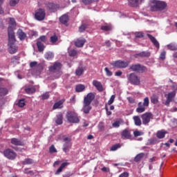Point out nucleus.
<instances>
[{
	"label": "nucleus",
	"mask_w": 177,
	"mask_h": 177,
	"mask_svg": "<svg viewBox=\"0 0 177 177\" xmlns=\"http://www.w3.org/2000/svg\"><path fill=\"white\" fill-rule=\"evenodd\" d=\"M167 2L160 0H151L149 5L151 12H158L159 13H165V12H167Z\"/></svg>",
	"instance_id": "obj_1"
},
{
	"label": "nucleus",
	"mask_w": 177,
	"mask_h": 177,
	"mask_svg": "<svg viewBox=\"0 0 177 177\" xmlns=\"http://www.w3.org/2000/svg\"><path fill=\"white\" fill-rule=\"evenodd\" d=\"M95 95L94 93H88L86 96L84 97L82 111H83L84 114H89L90 111L92 110L91 104L95 100Z\"/></svg>",
	"instance_id": "obj_2"
},
{
	"label": "nucleus",
	"mask_w": 177,
	"mask_h": 177,
	"mask_svg": "<svg viewBox=\"0 0 177 177\" xmlns=\"http://www.w3.org/2000/svg\"><path fill=\"white\" fill-rule=\"evenodd\" d=\"M149 104L150 100L149 99V97H145L143 100V102H138V107L136 109V113H138L139 114L145 113L146 111V108L149 107Z\"/></svg>",
	"instance_id": "obj_3"
},
{
	"label": "nucleus",
	"mask_w": 177,
	"mask_h": 177,
	"mask_svg": "<svg viewBox=\"0 0 177 177\" xmlns=\"http://www.w3.org/2000/svg\"><path fill=\"white\" fill-rule=\"evenodd\" d=\"M66 120L71 122V124H79L80 121L78 113L74 111H68L66 113Z\"/></svg>",
	"instance_id": "obj_4"
},
{
	"label": "nucleus",
	"mask_w": 177,
	"mask_h": 177,
	"mask_svg": "<svg viewBox=\"0 0 177 177\" xmlns=\"http://www.w3.org/2000/svg\"><path fill=\"white\" fill-rule=\"evenodd\" d=\"M129 70L133 71L134 73H143L147 71V67L141 65L140 64H131L129 66Z\"/></svg>",
	"instance_id": "obj_5"
},
{
	"label": "nucleus",
	"mask_w": 177,
	"mask_h": 177,
	"mask_svg": "<svg viewBox=\"0 0 177 177\" xmlns=\"http://www.w3.org/2000/svg\"><path fill=\"white\" fill-rule=\"evenodd\" d=\"M44 44H48V37L45 35H41L37 39V46L39 52L45 50V45Z\"/></svg>",
	"instance_id": "obj_6"
},
{
	"label": "nucleus",
	"mask_w": 177,
	"mask_h": 177,
	"mask_svg": "<svg viewBox=\"0 0 177 177\" xmlns=\"http://www.w3.org/2000/svg\"><path fill=\"white\" fill-rule=\"evenodd\" d=\"M46 16V12L44 8H39L35 11V19L38 21H42L43 20H45Z\"/></svg>",
	"instance_id": "obj_7"
},
{
	"label": "nucleus",
	"mask_w": 177,
	"mask_h": 177,
	"mask_svg": "<svg viewBox=\"0 0 177 177\" xmlns=\"http://www.w3.org/2000/svg\"><path fill=\"white\" fill-rule=\"evenodd\" d=\"M127 79L132 85H140V77L135 73L127 75Z\"/></svg>",
	"instance_id": "obj_8"
},
{
	"label": "nucleus",
	"mask_w": 177,
	"mask_h": 177,
	"mask_svg": "<svg viewBox=\"0 0 177 177\" xmlns=\"http://www.w3.org/2000/svg\"><path fill=\"white\" fill-rule=\"evenodd\" d=\"M62 67L63 65L59 62H56L53 66H50L48 68L50 73H54L55 74H60L62 71Z\"/></svg>",
	"instance_id": "obj_9"
},
{
	"label": "nucleus",
	"mask_w": 177,
	"mask_h": 177,
	"mask_svg": "<svg viewBox=\"0 0 177 177\" xmlns=\"http://www.w3.org/2000/svg\"><path fill=\"white\" fill-rule=\"evenodd\" d=\"M3 154L8 160H15L17 157V153L12 149H6L3 151Z\"/></svg>",
	"instance_id": "obj_10"
},
{
	"label": "nucleus",
	"mask_w": 177,
	"mask_h": 177,
	"mask_svg": "<svg viewBox=\"0 0 177 177\" xmlns=\"http://www.w3.org/2000/svg\"><path fill=\"white\" fill-rule=\"evenodd\" d=\"M112 66L116 67V68H127V67L129 66V62L122 60L114 61L112 63Z\"/></svg>",
	"instance_id": "obj_11"
},
{
	"label": "nucleus",
	"mask_w": 177,
	"mask_h": 177,
	"mask_svg": "<svg viewBox=\"0 0 177 177\" xmlns=\"http://www.w3.org/2000/svg\"><path fill=\"white\" fill-rule=\"evenodd\" d=\"M46 9L50 10V12H57L59 9H60V6L57 3H55L53 2H47L45 3Z\"/></svg>",
	"instance_id": "obj_12"
},
{
	"label": "nucleus",
	"mask_w": 177,
	"mask_h": 177,
	"mask_svg": "<svg viewBox=\"0 0 177 177\" xmlns=\"http://www.w3.org/2000/svg\"><path fill=\"white\" fill-rule=\"evenodd\" d=\"M142 120V124L144 125H147L150 122L151 120H153V113L150 112H146L141 115Z\"/></svg>",
	"instance_id": "obj_13"
},
{
	"label": "nucleus",
	"mask_w": 177,
	"mask_h": 177,
	"mask_svg": "<svg viewBox=\"0 0 177 177\" xmlns=\"http://www.w3.org/2000/svg\"><path fill=\"white\" fill-rule=\"evenodd\" d=\"M93 86H95V88H96L98 92H103V91H104V88H103V84H102V82L97 80L93 81Z\"/></svg>",
	"instance_id": "obj_14"
},
{
	"label": "nucleus",
	"mask_w": 177,
	"mask_h": 177,
	"mask_svg": "<svg viewBox=\"0 0 177 177\" xmlns=\"http://www.w3.org/2000/svg\"><path fill=\"white\" fill-rule=\"evenodd\" d=\"M8 51L10 55H15L18 50L17 46L15 45V43H8Z\"/></svg>",
	"instance_id": "obj_15"
},
{
	"label": "nucleus",
	"mask_w": 177,
	"mask_h": 177,
	"mask_svg": "<svg viewBox=\"0 0 177 177\" xmlns=\"http://www.w3.org/2000/svg\"><path fill=\"white\" fill-rule=\"evenodd\" d=\"M148 38L150 39V41L152 42L153 45L157 48V49H160V43H158V41H157V39L154 37L153 35L150 34L147 35Z\"/></svg>",
	"instance_id": "obj_16"
},
{
	"label": "nucleus",
	"mask_w": 177,
	"mask_h": 177,
	"mask_svg": "<svg viewBox=\"0 0 177 177\" xmlns=\"http://www.w3.org/2000/svg\"><path fill=\"white\" fill-rule=\"evenodd\" d=\"M151 53L149 51H142L139 53L135 54L134 57H150Z\"/></svg>",
	"instance_id": "obj_17"
},
{
	"label": "nucleus",
	"mask_w": 177,
	"mask_h": 177,
	"mask_svg": "<svg viewBox=\"0 0 177 177\" xmlns=\"http://www.w3.org/2000/svg\"><path fill=\"white\" fill-rule=\"evenodd\" d=\"M129 6L131 8H138L139 6V2H145V0H128Z\"/></svg>",
	"instance_id": "obj_18"
},
{
	"label": "nucleus",
	"mask_w": 177,
	"mask_h": 177,
	"mask_svg": "<svg viewBox=\"0 0 177 177\" xmlns=\"http://www.w3.org/2000/svg\"><path fill=\"white\" fill-rule=\"evenodd\" d=\"M11 144L14 145V146H24L25 145L23 140L16 138L11 139Z\"/></svg>",
	"instance_id": "obj_19"
},
{
	"label": "nucleus",
	"mask_w": 177,
	"mask_h": 177,
	"mask_svg": "<svg viewBox=\"0 0 177 177\" xmlns=\"http://www.w3.org/2000/svg\"><path fill=\"white\" fill-rule=\"evenodd\" d=\"M17 35L20 41H24L27 38V34L23 31L21 29H19L17 32Z\"/></svg>",
	"instance_id": "obj_20"
},
{
	"label": "nucleus",
	"mask_w": 177,
	"mask_h": 177,
	"mask_svg": "<svg viewBox=\"0 0 177 177\" xmlns=\"http://www.w3.org/2000/svg\"><path fill=\"white\" fill-rule=\"evenodd\" d=\"M167 133L168 132L165 130H159L156 132V136L158 139H164Z\"/></svg>",
	"instance_id": "obj_21"
},
{
	"label": "nucleus",
	"mask_w": 177,
	"mask_h": 177,
	"mask_svg": "<svg viewBox=\"0 0 177 177\" xmlns=\"http://www.w3.org/2000/svg\"><path fill=\"white\" fill-rule=\"evenodd\" d=\"M16 39H15V32L13 30H8V44H15Z\"/></svg>",
	"instance_id": "obj_22"
},
{
	"label": "nucleus",
	"mask_w": 177,
	"mask_h": 177,
	"mask_svg": "<svg viewBox=\"0 0 177 177\" xmlns=\"http://www.w3.org/2000/svg\"><path fill=\"white\" fill-rule=\"evenodd\" d=\"M85 42H86V39H77L75 41V46H77V48H82V46L85 45Z\"/></svg>",
	"instance_id": "obj_23"
},
{
	"label": "nucleus",
	"mask_w": 177,
	"mask_h": 177,
	"mask_svg": "<svg viewBox=\"0 0 177 177\" xmlns=\"http://www.w3.org/2000/svg\"><path fill=\"white\" fill-rule=\"evenodd\" d=\"M71 146H72L71 142H65L63 145V148H62L63 151L66 154H68V152L71 149Z\"/></svg>",
	"instance_id": "obj_24"
},
{
	"label": "nucleus",
	"mask_w": 177,
	"mask_h": 177,
	"mask_svg": "<svg viewBox=\"0 0 177 177\" xmlns=\"http://www.w3.org/2000/svg\"><path fill=\"white\" fill-rule=\"evenodd\" d=\"M64 100H61L55 102L53 106V110H57V109H63V103H64Z\"/></svg>",
	"instance_id": "obj_25"
},
{
	"label": "nucleus",
	"mask_w": 177,
	"mask_h": 177,
	"mask_svg": "<svg viewBox=\"0 0 177 177\" xmlns=\"http://www.w3.org/2000/svg\"><path fill=\"white\" fill-rule=\"evenodd\" d=\"M30 67H31V68H34V67H37L38 71H42L43 70V67H42V64H39L37 62H32L30 63Z\"/></svg>",
	"instance_id": "obj_26"
},
{
	"label": "nucleus",
	"mask_w": 177,
	"mask_h": 177,
	"mask_svg": "<svg viewBox=\"0 0 177 177\" xmlns=\"http://www.w3.org/2000/svg\"><path fill=\"white\" fill-rule=\"evenodd\" d=\"M70 18L68 17V15L67 14L63 15L59 17V21L60 23H62V24H67Z\"/></svg>",
	"instance_id": "obj_27"
},
{
	"label": "nucleus",
	"mask_w": 177,
	"mask_h": 177,
	"mask_svg": "<svg viewBox=\"0 0 177 177\" xmlns=\"http://www.w3.org/2000/svg\"><path fill=\"white\" fill-rule=\"evenodd\" d=\"M35 87L34 86H28L25 88V92L28 95H32V93H35Z\"/></svg>",
	"instance_id": "obj_28"
},
{
	"label": "nucleus",
	"mask_w": 177,
	"mask_h": 177,
	"mask_svg": "<svg viewBox=\"0 0 177 177\" xmlns=\"http://www.w3.org/2000/svg\"><path fill=\"white\" fill-rule=\"evenodd\" d=\"M133 120L136 127H140V125H142V120H140V118L139 116H133Z\"/></svg>",
	"instance_id": "obj_29"
},
{
	"label": "nucleus",
	"mask_w": 177,
	"mask_h": 177,
	"mask_svg": "<svg viewBox=\"0 0 177 177\" xmlns=\"http://www.w3.org/2000/svg\"><path fill=\"white\" fill-rule=\"evenodd\" d=\"M68 165V162H63L55 172V175H59L60 172H62L63 168H66V167H67Z\"/></svg>",
	"instance_id": "obj_30"
},
{
	"label": "nucleus",
	"mask_w": 177,
	"mask_h": 177,
	"mask_svg": "<svg viewBox=\"0 0 177 177\" xmlns=\"http://www.w3.org/2000/svg\"><path fill=\"white\" fill-rule=\"evenodd\" d=\"M55 122L57 125H62L63 124V114L59 113L57 115V120H55Z\"/></svg>",
	"instance_id": "obj_31"
},
{
	"label": "nucleus",
	"mask_w": 177,
	"mask_h": 177,
	"mask_svg": "<svg viewBox=\"0 0 177 177\" xmlns=\"http://www.w3.org/2000/svg\"><path fill=\"white\" fill-rule=\"evenodd\" d=\"M145 157V153H138L135 158V162H139V161H142V159Z\"/></svg>",
	"instance_id": "obj_32"
},
{
	"label": "nucleus",
	"mask_w": 177,
	"mask_h": 177,
	"mask_svg": "<svg viewBox=\"0 0 177 177\" xmlns=\"http://www.w3.org/2000/svg\"><path fill=\"white\" fill-rule=\"evenodd\" d=\"M121 135L123 138H125L126 139H129L131 138V133H129V131L128 129L123 130Z\"/></svg>",
	"instance_id": "obj_33"
},
{
	"label": "nucleus",
	"mask_w": 177,
	"mask_h": 177,
	"mask_svg": "<svg viewBox=\"0 0 177 177\" xmlns=\"http://www.w3.org/2000/svg\"><path fill=\"white\" fill-rule=\"evenodd\" d=\"M84 71H85V70L83 67H78L75 71V74L77 77H81V75L84 74Z\"/></svg>",
	"instance_id": "obj_34"
},
{
	"label": "nucleus",
	"mask_w": 177,
	"mask_h": 177,
	"mask_svg": "<svg viewBox=\"0 0 177 177\" xmlns=\"http://www.w3.org/2000/svg\"><path fill=\"white\" fill-rule=\"evenodd\" d=\"M34 163V160L32 158H26L23 162L22 165H31L32 164Z\"/></svg>",
	"instance_id": "obj_35"
},
{
	"label": "nucleus",
	"mask_w": 177,
	"mask_h": 177,
	"mask_svg": "<svg viewBox=\"0 0 177 177\" xmlns=\"http://www.w3.org/2000/svg\"><path fill=\"white\" fill-rule=\"evenodd\" d=\"M9 91L6 87H0V96H6Z\"/></svg>",
	"instance_id": "obj_36"
},
{
	"label": "nucleus",
	"mask_w": 177,
	"mask_h": 177,
	"mask_svg": "<svg viewBox=\"0 0 177 177\" xmlns=\"http://www.w3.org/2000/svg\"><path fill=\"white\" fill-rule=\"evenodd\" d=\"M75 91L76 92H83V91H85V85L84 84H77L75 86Z\"/></svg>",
	"instance_id": "obj_37"
},
{
	"label": "nucleus",
	"mask_w": 177,
	"mask_h": 177,
	"mask_svg": "<svg viewBox=\"0 0 177 177\" xmlns=\"http://www.w3.org/2000/svg\"><path fill=\"white\" fill-rule=\"evenodd\" d=\"M121 123L124 124V120H122V119L114 122L112 124V127H113V128H120V125H121Z\"/></svg>",
	"instance_id": "obj_38"
},
{
	"label": "nucleus",
	"mask_w": 177,
	"mask_h": 177,
	"mask_svg": "<svg viewBox=\"0 0 177 177\" xmlns=\"http://www.w3.org/2000/svg\"><path fill=\"white\" fill-rule=\"evenodd\" d=\"M151 102L152 104H157V103H158V96L156 95H153L151 97Z\"/></svg>",
	"instance_id": "obj_39"
},
{
	"label": "nucleus",
	"mask_w": 177,
	"mask_h": 177,
	"mask_svg": "<svg viewBox=\"0 0 177 177\" xmlns=\"http://www.w3.org/2000/svg\"><path fill=\"white\" fill-rule=\"evenodd\" d=\"M59 41V37L56 35V33L54 34V35L51 36L50 37V41L53 44H56Z\"/></svg>",
	"instance_id": "obj_40"
},
{
	"label": "nucleus",
	"mask_w": 177,
	"mask_h": 177,
	"mask_svg": "<svg viewBox=\"0 0 177 177\" xmlns=\"http://www.w3.org/2000/svg\"><path fill=\"white\" fill-rule=\"evenodd\" d=\"M101 30H102V31H111L113 28L111 27V25H104L101 26Z\"/></svg>",
	"instance_id": "obj_41"
},
{
	"label": "nucleus",
	"mask_w": 177,
	"mask_h": 177,
	"mask_svg": "<svg viewBox=\"0 0 177 177\" xmlns=\"http://www.w3.org/2000/svg\"><path fill=\"white\" fill-rule=\"evenodd\" d=\"M167 48L169 50H177V45L174 43H171L167 45Z\"/></svg>",
	"instance_id": "obj_42"
},
{
	"label": "nucleus",
	"mask_w": 177,
	"mask_h": 177,
	"mask_svg": "<svg viewBox=\"0 0 177 177\" xmlns=\"http://www.w3.org/2000/svg\"><path fill=\"white\" fill-rule=\"evenodd\" d=\"M44 57L46 59V60H52V59L54 57V55L53 53L48 52L44 55Z\"/></svg>",
	"instance_id": "obj_43"
},
{
	"label": "nucleus",
	"mask_w": 177,
	"mask_h": 177,
	"mask_svg": "<svg viewBox=\"0 0 177 177\" xmlns=\"http://www.w3.org/2000/svg\"><path fill=\"white\" fill-rule=\"evenodd\" d=\"M158 139L156 138H150L148 140V145H157V143H158Z\"/></svg>",
	"instance_id": "obj_44"
},
{
	"label": "nucleus",
	"mask_w": 177,
	"mask_h": 177,
	"mask_svg": "<svg viewBox=\"0 0 177 177\" xmlns=\"http://www.w3.org/2000/svg\"><path fill=\"white\" fill-rule=\"evenodd\" d=\"M88 28V24H83L79 27L80 32H84Z\"/></svg>",
	"instance_id": "obj_45"
},
{
	"label": "nucleus",
	"mask_w": 177,
	"mask_h": 177,
	"mask_svg": "<svg viewBox=\"0 0 177 177\" xmlns=\"http://www.w3.org/2000/svg\"><path fill=\"white\" fill-rule=\"evenodd\" d=\"M120 148H121V145L120 143L115 144L111 147V151H115L116 150H118V149H120Z\"/></svg>",
	"instance_id": "obj_46"
},
{
	"label": "nucleus",
	"mask_w": 177,
	"mask_h": 177,
	"mask_svg": "<svg viewBox=\"0 0 177 177\" xmlns=\"http://www.w3.org/2000/svg\"><path fill=\"white\" fill-rule=\"evenodd\" d=\"M114 100H115V95H112L106 105L108 104L109 106H111V104L114 103Z\"/></svg>",
	"instance_id": "obj_47"
},
{
	"label": "nucleus",
	"mask_w": 177,
	"mask_h": 177,
	"mask_svg": "<svg viewBox=\"0 0 177 177\" xmlns=\"http://www.w3.org/2000/svg\"><path fill=\"white\" fill-rule=\"evenodd\" d=\"M176 95V91L169 93L168 95H167V99H169L170 100H172V99H174V97H175Z\"/></svg>",
	"instance_id": "obj_48"
},
{
	"label": "nucleus",
	"mask_w": 177,
	"mask_h": 177,
	"mask_svg": "<svg viewBox=\"0 0 177 177\" xmlns=\"http://www.w3.org/2000/svg\"><path fill=\"white\" fill-rule=\"evenodd\" d=\"M69 53V56H71V57H74L75 56H77V53H78V52L77 51V50H71L68 52Z\"/></svg>",
	"instance_id": "obj_49"
},
{
	"label": "nucleus",
	"mask_w": 177,
	"mask_h": 177,
	"mask_svg": "<svg viewBox=\"0 0 177 177\" xmlns=\"http://www.w3.org/2000/svg\"><path fill=\"white\" fill-rule=\"evenodd\" d=\"M82 2L84 3V5H91V3L96 2V0H82Z\"/></svg>",
	"instance_id": "obj_50"
},
{
	"label": "nucleus",
	"mask_w": 177,
	"mask_h": 177,
	"mask_svg": "<svg viewBox=\"0 0 177 177\" xmlns=\"http://www.w3.org/2000/svg\"><path fill=\"white\" fill-rule=\"evenodd\" d=\"M17 104L19 107H24L26 106V101H24V99L19 100Z\"/></svg>",
	"instance_id": "obj_51"
},
{
	"label": "nucleus",
	"mask_w": 177,
	"mask_h": 177,
	"mask_svg": "<svg viewBox=\"0 0 177 177\" xmlns=\"http://www.w3.org/2000/svg\"><path fill=\"white\" fill-rule=\"evenodd\" d=\"M135 36L136 38H143L145 37V33H143V32H136Z\"/></svg>",
	"instance_id": "obj_52"
},
{
	"label": "nucleus",
	"mask_w": 177,
	"mask_h": 177,
	"mask_svg": "<svg viewBox=\"0 0 177 177\" xmlns=\"http://www.w3.org/2000/svg\"><path fill=\"white\" fill-rule=\"evenodd\" d=\"M19 2H20V0H10V6H16Z\"/></svg>",
	"instance_id": "obj_53"
},
{
	"label": "nucleus",
	"mask_w": 177,
	"mask_h": 177,
	"mask_svg": "<svg viewBox=\"0 0 177 177\" xmlns=\"http://www.w3.org/2000/svg\"><path fill=\"white\" fill-rule=\"evenodd\" d=\"M49 151L51 154H53V153H57V149H56L55 145H53L50 147Z\"/></svg>",
	"instance_id": "obj_54"
},
{
	"label": "nucleus",
	"mask_w": 177,
	"mask_h": 177,
	"mask_svg": "<svg viewBox=\"0 0 177 177\" xmlns=\"http://www.w3.org/2000/svg\"><path fill=\"white\" fill-rule=\"evenodd\" d=\"M104 71H105L106 75H107V77H111V75H113V72H111V71H109V68L106 67L104 68Z\"/></svg>",
	"instance_id": "obj_55"
},
{
	"label": "nucleus",
	"mask_w": 177,
	"mask_h": 177,
	"mask_svg": "<svg viewBox=\"0 0 177 177\" xmlns=\"http://www.w3.org/2000/svg\"><path fill=\"white\" fill-rule=\"evenodd\" d=\"M41 99L43 100H46V99H49V93L48 92H46L44 94H42Z\"/></svg>",
	"instance_id": "obj_56"
},
{
	"label": "nucleus",
	"mask_w": 177,
	"mask_h": 177,
	"mask_svg": "<svg viewBox=\"0 0 177 177\" xmlns=\"http://www.w3.org/2000/svg\"><path fill=\"white\" fill-rule=\"evenodd\" d=\"M167 55V52L162 51L160 55V59L161 60H165V56Z\"/></svg>",
	"instance_id": "obj_57"
},
{
	"label": "nucleus",
	"mask_w": 177,
	"mask_h": 177,
	"mask_svg": "<svg viewBox=\"0 0 177 177\" xmlns=\"http://www.w3.org/2000/svg\"><path fill=\"white\" fill-rule=\"evenodd\" d=\"M118 177H129V173L128 171H124Z\"/></svg>",
	"instance_id": "obj_58"
},
{
	"label": "nucleus",
	"mask_w": 177,
	"mask_h": 177,
	"mask_svg": "<svg viewBox=\"0 0 177 177\" xmlns=\"http://www.w3.org/2000/svg\"><path fill=\"white\" fill-rule=\"evenodd\" d=\"M63 140L65 143H71V138L70 137H64Z\"/></svg>",
	"instance_id": "obj_59"
},
{
	"label": "nucleus",
	"mask_w": 177,
	"mask_h": 177,
	"mask_svg": "<svg viewBox=\"0 0 177 177\" xmlns=\"http://www.w3.org/2000/svg\"><path fill=\"white\" fill-rule=\"evenodd\" d=\"M142 135V132L139 131H135L133 132V136L135 138H138V136H141Z\"/></svg>",
	"instance_id": "obj_60"
},
{
	"label": "nucleus",
	"mask_w": 177,
	"mask_h": 177,
	"mask_svg": "<svg viewBox=\"0 0 177 177\" xmlns=\"http://www.w3.org/2000/svg\"><path fill=\"white\" fill-rule=\"evenodd\" d=\"M24 173L26 174H30V175H34V173L32 172V171H30V169H25Z\"/></svg>",
	"instance_id": "obj_61"
},
{
	"label": "nucleus",
	"mask_w": 177,
	"mask_h": 177,
	"mask_svg": "<svg viewBox=\"0 0 177 177\" xmlns=\"http://www.w3.org/2000/svg\"><path fill=\"white\" fill-rule=\"evenodd\" d=\"M98 129L101 132H103V131H104V125H103L102 124H98Z\"/></svg>",
	"instance_id": "obj_62"
},
{
	"label": "nucleus",
	"mask_w": 177,
	"mask_h": 177,
	"mask_svg": "<svg viewBox=\"0 0 177 177\" xmlns=\"http://www.w3.org/2000/svg\"><path fill=\"white\" fill-rule=\"evenodd\" d=\"M10 24H11V26H16V20H15L14 18H10Z\"/></svg>",
	"instance_id": "obj_63"
},
{
	"label": "nucleus",
	"mask_w": 177,
	"mask_h": 177,
	"mask_svg": "<svg viewBox=\"0 0 177 177\" xmlns=\"http://www.w3.org/2000/svg\"><path fill=\"white\" fill-rule=\"evenodd\" d=\"M105 110L108 115H111L112 113L111 111H109V107L107 106V104L105 105Z\"/></svg>",
	"instance_id": "obj_64"
}]
</instances>
